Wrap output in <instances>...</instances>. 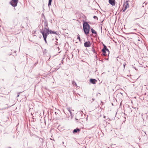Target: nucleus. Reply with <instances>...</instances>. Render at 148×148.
<instances>
[{
  "label": "nucleus",
  "mask_w": 148,
  "mask_h": 148,
  "mask_svg": "<svg viewBox=\"0 0 148 148\" xmlns=\"http://www.w3.org/2000/svg\"><path fill=\"white\" fill-rule=\"evenodd\" d=\"M91 32L92 34H94L96 35L97 34V33L95 31V30H94L93 28H91Z\"/></svg>",
  "instance_id": "nucleus-8"
},
{
  "label": "nucleus",
  "mask_w": 148,
  "mask_h": 148,
  "mask_svg": "<svg viewBox=\"0 0 148 148\" xmlns=\"http://www.w3.org/2000/svg\"><path fill=\"white\" fill-rule=\"evenodd\" d=\"M18 0H12L10 2V4L13 7H15L17 5Z\"/></svg>",
  "instance_id": "nucleus-3"
},
{
  "label": "nucleus",
  "mask_w": 148,
  "mask_h": 148,
  "mask_svg": "<svg viewBox=\"0 0 148 148\" xmlns=\"http://www.w3.org/2000/svg\"><path fill=\"white\" fill-rule=\"evenodd\" d=\"M62 143H63V144L64 143V142H63Z\"/></svg>",
  "instance_id": "nucleus-28"
},
{
  "label": "nucleus",
  "mask_w": 148,
  "mask_h": 148,
  "mask_svg": "<svg viewBox=\"0 0 148 148\" xmlns=\"http://www.w3.org/2000/svg\"><path fill=\"white\" fill-rule=\"evenodd\" d=\"M125 64H124L123 65V66H124V68H125Z\"/></svg>",
  "instance_id": "nucleus-22"
},
{
  "label": "nucleus",
  "mask_w": 148,
  "mask_h": 148,
  "mask_svg": "<svg viewBox=\"0 0 148 148\" xmlns=\"http://www.w3.org/2000/svg\"><path fill=\"white\" fill-rule=\"evenodd\" d=\"M103 49H104L105 50H106L107 48L106 46L104 44H103Z\"/></svg>",
  "instance_id": "nucleus-14"
},
{
  "label": "nucleus",
  "mask_w": 148,
  "mask_h": 148,
  "mask_svg": "<svg viewBox=\"0 0 148 148\" xmlns=\"http://www.w3.org/2000/svg\"><path fill=\"white\" fill-rule=\"evenodd\" d=\"M83 28L85 34L86 35L88 34L90 31V25L87 22L84 23Z\"/></svg>",
  "instance_id": "nucleus-1"
},
{
  "label": "nucleus",
  "mask_w": 148,
  "mask_h": 148,
  "mask_svg": "<svg viewBox=\"0 0 148 148\" xmlns=\"http://www.w3.org/2000/svg\"><path fill=\"white\" fill-rule=\"evenodd\" d=\"M93 18L94 19H96L97 20H98V19L97 17V16H94Z\"/></svg>",
  "instance_id": "nucleus-19"
},
{
  "label": "nucleus",
  "mask_w": 148,
  "mask_h": 148,
  "mask_svg": "<svg viewBox=\"0 0 148 148\" xmlns=\"http://www.w3.org/2000/svg\"><path fill=\"white\" fill-rule=\"evenodd\" d=\"M8 148H11L10 147H9Z\"/></svg>",
  "instance_id": "nucleus-30"
},
{
  "label": "nucleus",
  "mask_w": 148,
  "mask_h": 148,
  "mask_svg": "<svg viewBox=\"0 0 148 148\" xmlns=\"http://www.w3.org/2000/svg\"><path fill=\"white\" fill-rule=\"evenodd\" d=\"M109 2L110 4L112 6H114L115 5V0H109Z\"/></svg>",
  "instance_id": "nucleus-6"
},
{
  "label": "nucleus",
  "mask_w": 148,
  "mask_h": 148,
  "mask_svg": "<svg viewBox=\"0 0 148 148\" xmlns=\"http://www.w3.org/2000/svg\"><path fill=\"white\" fill-rule=\"evenodd\" d=\"M68 111H69L70 113L71 116H72V112H71V111L69 109H68Z\"/></svg>",
  "instance_id": "nucleus-18"
},
{
  "label": "nucleus",
  "mask_w": 148,
  "mask_h": 148,
  "mask_svg": "<svg viewBox=\"0 0 148 148\" xmlns=\"http://www.w3.org/2000/svg\"><path fill=\"white\" fill-rule=\"evenodd\" d=\"M134 30H136V29H134Z\"/></svg>",
  "instance_id": "nucleus-25"
},
{
  "label": "nucleus",
  "mask_w": 148,
  "mask_h": 148,
  "mask_svg": "<svg viewBox=\"0 0 148 148\" xmlns=\"http://www.w3.org/2000/svg\"><path fill=\"white\" fill-rule=\"evenodd\" d=\"M43 37L44 38V40L45 42L46 43H47V41H46V38H47V37H46V36H44V37Z\"/></svg>",
  "instance_id": "nucleus-16"
},
{
  "label": "nucleus",
  "mask_w": 148,
  "mask_h": 148,
  "mask_svg": "<svg viewBox=\"0 0 148 148\" xmlns=\"http://www.w3.org/2000/svg\"><path fill=\"white\" fill-rule=\"evenodd\" d=\"M77 39H79L80 42L81 41V39L80 38V36L79 35H77Z\"/></svg>",
  "instance_id": "nucleus-15"
},
{
  "label": "nucleus",
  "mask_w": 148,
  "mask_h": 148,
  "mask_svg": "<svg viewBox=\"0 0 148 148\" xmlns=\"http://www.w3.org/2000/svg\"><path fill=\"white\" fill-rule=\"evenodd\" d=\"M129 7L128 1H127L123 4V12H124L126 10L127 8Z\"/></svg>",
  "instance_id": "nucleus-4"
},
{
  "label": "nucleus",
  "mask_w": 148,
  "mask_h": 148,
  "mask_svg": "<svg viewBox=\"0 0 148 148\" xmlns=\"http://www.w3.org/2000/svg\"><path fill=\"white\" fill-rule=\"evenodd\" d=\"M72 84L73 85H77L76 83L74 81H72Z\"/></svg>",
  "instance_id": "nucleus-17"
},
{
  "label": "nucleus",
  "mask_w": 148,
  "mask_h": 148,
  "mask_svg": "<svg viewBox=\"0 0 148 148\" xmlns=\"http://www.w3.org/2000/svg\"><path fill=\"white\" fill-rule=\"evenodd\" d=\"M106 51H108V52H109V50L108 49V48H107V49L106 50Z\"/></svg>",
  "instance_id": "nucleus-20"
},
{
  "label": "nucleus",
  "mask_w": 148,
  "mask_h": 148,
  "mask_svg": "<svg viewBox=\"0 0 148 148\" xmlns=\"http://www.w3.org/2000/svg\"><path fill=\"white\" fill-rule=\"evenodd\" d=\"M52 1V0H49V3H48V5L49 7V6L50 5H51Z\"/></svg>",
  "instance_id": "nucleus-13"
},
{
  "label": "nucleus",
  "mask_w": 148,
  "mask_h": 148,
  "mask_svg": "<svg viewBox=\"0 0 148 148\" xmlns=\"http://www.w3.org/2000/svg\"><path fill=\"white\" fill-rule=\"evenodd\" d=\"M19 96V95L18 94L17 95V97H18Z\"/></svg>",
  "instance_id": "nucleus-23"
},
{
  "label": "nucleus",
  "mask_w": 148,
  "mask_h": 148,
  "mask_svg": "<svg viewBox=\"0 0 148 148\" xmlns=\"http://www.w3.org/2000/svg\"><path fill=\"white\" fill-rule=\"evenodd\" d=\"M16 51H14L15 52H16Z\"/></svg>",
  "instance_id": "nucleus-27"
},
{
  "label": "nucleus",
  "mask_w": 148,
  "mask_h": 148,
  "mask_svg": "<svg viewBox=\"0 0 148 148\" xmlns=\"http://www.w3.org/2000/svg\"><path fill=\"white\" fill-rule=\"evenodd\" d=\"M49 33L50 34H57L56 32L52 31L51 30H49Z\"/></svg>",
  "instance_id": "nucleus-9"
},
{
  "label": "nucleus",
  "mask_w": 148,
  "mask_h": 148,
  "mask_svg": "<svg viewBox=\"0 0 148 148\" xmlns=\"http://www.w3.org/2000/svg\"><path fill=\"white\" fill-rule=\"evenodd\" d=\"M40 33L42 34L43 37L44 36L47 37L49 34V28L45 27L44 29L40 31Z\"/></svg>",
  "instance_id": "nucleus-2"
},
{
  "label": "nucleus",
  "mask_w": 148,
  "mask_h": 148,
  "mask_svg": "<svg viewBox=\"0 0 148 148\" xmlns=\"http://www.w3.org/2000/svg\"><path fill=\"white\" fill-rule=\"evenodd\" d=\"M102 51L103 52V55L105 56L106 55V51L104 49H102Z\"/></svg>",
  "instance_id": "nucleus-12"
},
{
  "label": "nucleus",
  "mask_w": 148,
  "mask_h": 148,
  "mask_svg": "<svg viewBox=\"0 0 148 148\" xmlns=\"http://www.w3.org/2000/svg\"><path fill=\"white\" fill-rule=\"evenodd\" d=\"M144 7V5H143L142 6V7Z\"/></svg>",
  "instance_id": "nucleus-26"
},
{
  "label": "nucleus",
  "mask_w": 148,
  "mask_h": 148,
  "mask_svg": "<svg viewBox=\"0 0 148 148\" xmlns=\"http://www.w3.org/2000/svg\"><path fill=\"white\" fill-rule=\"evenodd\" d=\"M97 80L95 79H90V82L93 84H95Z\"/></svg>",
  "instance_id": "nucleus-7"
},
{
  "label": "nucleus",
  "mask_w": 148,
  "mask_h": 148,
  "mask_svg": "<svg viewBox=\"0 0 148 148\" xmlns=\"http://www.w3.org/2000/svg\"><path fill=\"white\" fill-rule=\"evenodd\" d=\"M48 25V23L46 21H45L44 23V25L45 26V27H47Z\"/></svg>",
  "instance_id": "nucleus-11"
},
{
  "label": "nucleus",
  "mask_w": 148,
  "mask_h": 148,
  "mask_svg": "<svg viewBox=\"0 0 148 148\" xmlns=\"http://www.w3.org/2000/svg\"><path fill=\"white\" fill-rule=\"evenodd\" d=\"M103 118H104V119H106V116H103Z\"/></svg>",
  "instance_id": "nucleus-21"
},
{
  "label": "nucleus",
  "mask_w": 148,
  "mask_h": 148,
  "mask_svg": "<svg viewBox=\"0 0 148 148\" xmlns=\"http://www.w3.org/2000/svg\"><path fill=\"white\" fill-rule=\"evenodd\" d=\"M138 41H139V40H139V39H138Z\"/></svg>",
  "instance_id": "nucleus-29"
},
{
  "label": "nucleus",
  "mask_w": 148,
  "mask_h": 148,
  "mask_svg": "<svg viewBox=\"0 0 148 148\" xmlns=\"http://www.w3.org/2000/svg\"><path fill=\"white\" fill-rule=\"evenodd\" d=\"M92 100H93V101H94V99H92Z\"/></svg>",
  "instance_id": "nucleus-24"
},
{
  "label": "nucleus",
  "mask_w": 148,
  "mask_h": 148,
  "mask_svg": "<svg viewBox=\"0 0 148 148\" xmlns=\"http://www.w3.org/2000/svg\"><path fill=\"white\" fill-rule=\"evenodd\" d=\"M80 130L78 128H76L75 129H74L73 131V133H76L77 132V131H79Z\"/></svg>",
  "instance_id": "nucleus-10"
},
{
  "label": "nucleus",
  "mask_w": 148,
  "mask_h": 148,
  "mask_svg": "<svg viewBox=\"0 0 148 148\" xmlns=\"http://www.w3.org/2000/svg\"><path fill=\"white\" fill-rule=\"evenodd\" d=\"M91 46L90 42V41L86 42L84 43V46L85 47H89Z\"/></svg>",
  "instance_id": "nucleus-5"
}]
</instances>
